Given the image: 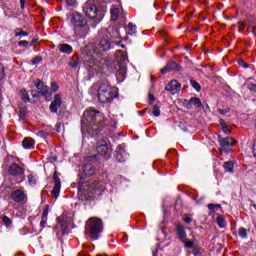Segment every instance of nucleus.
<instances>
[{"label": "nucleus", "mask_w": 256, "mask_h": 256, "mask_svg": "<svg viewBox=\"0 0 256 256\" xmlns=\"http://www.w3.org/2000/svg\"><path fill=\"white\" fill-rule=\"evenodd\" d=\"M103 191H105V182L99 180L78 184V197L82 201H89V199H93L94 195H103Z\"/></svg>", "instance_id": "nucleus-1"}, {"label": "nucleus", "mask_w": 256, "mask_h": 256, "mask_svg": "<svg viewBox=\"0 0 256 256\" xmlns=\"http://www.w3.org/2000/svg\"><path fill=\"white\" fill-rule=\"evenodd\" d=\"M83 123H87L88 127L92 129V133L97 135L101 133L103 127H105V118L102 116L101 112L97 110H86L83 114Z\"/></svg>", "instance_id": "nucleus-2"}, {"label": "nucleus", "mask_w": 256, "mask_h": 256, "mask_svg": "<svg viewBox=\"0 0 256 256\" xmlns=\"http://www.w3.org/2000/svg\"><path fill=\"white\" fill-rule=\"evenodd\" d=\"M111 42L108 39H102L94 50L90 51L85 58L89 67H99L101 65V51H109Z\"/></svg>", "instance_id": "nucleus-3"}, {"label": "nucleus", "mask_w": 256, "mask_h": 256, "mask_svg": "<svg viewBox=\"0 0 256 256\" xmlns=\"http://www.w3.org/2000/svg\"><path fill=\"white\" fill-rule=\"evenodd\" d=\"M85 237L89 241H97L103 233V220L99 217H90L84 227Z\"/></svg>", "instance_id": "nucleus-4"}, {"label": "nucleus", "mask_w": 256, "mask_h": 256, "mask_svg": "<svg viewBox=\"0 0 256 256\" xmlns=\"http://www.w3.org/2000/svg\"><path fill=\"white\" fill-rule=\"evenodd\" d=\"M101 3H103V0H88L85 3L83 13L88 19H96V21L103 19V13L99 10Z\"/></svg>", "instance_id": "nucleus-5"}, {"label": "nucleus", "mask_w": 256, "mask_h": 256, "mask_svg": "<svg viewBox=\"0 0 256 256\" xmlns=\"http://www.w3.org/2000/svg\"><path fill=\"white\" fill-rule=\"evenodd\" d=\"M97 97L100 103H111L117 97V93L113 90L109 82H103L98 86Z\"/></svg>", "instance_id": "nucleus-6"}, {"label": "nucleus", "mask_w": 256, "mask_h": 256, "mask_svg": "<svg viewBox=\"0 0 256 256\" xmlns=\"http://www.w3.org/2000/svg\"><path fill=\"white\" fill-rule=\"evenodd\" d=\"M116 61L118 63V66L116 67L117 75L123 78L127 74V54L122 50L116 51Z\"/></svg>", "instance_id": "nucleus-7"}, {"label": "nucleus", "mask_w": 256, "mask_h": 256, "mask_svg": "<svg viewBox=\"0 0 256 256\" xmlns=\"http://www.w3.org/2000/svg\"><path fill=\"white\" fill-rule=\"evenodd\" d=\"M35 87L38 89V91H31V95L34 99H39V97H45L46 101L51 100V91L49 90V87L45 86L43 81L38 80L35 83Z\"/></svg>", "instance_id": "nucleus-8"}, {"label": "nucleus", "mask_w": 256, "mask_h": 256, "mask_svg": "<svg viewBox=\"0 0 256 256\" xmlns=\"http://www.w3.org/2000/svg\"><path fill=\"white\" fill-rule=\"evenodd\" d=\"M218 142L220 145V148L218 149L220 155L229 153V147H233V145L237 144V140H235L233 137L223 138L221 135H218Z\"/></svg>", "instance_id": "nucleus-9"}, {"label": "nucleus", "mask_w": 256, "mask_h": 256, "mask_svg": "<svg viewBox=\"0 0 256 256\" xmlns=\"http://www.w3.org/2000/svg\"><path fill=\"white\" fill-rule=\"evenodd\" d=\"M8 173L12 177H17L20 179L18 183H22L25 180V168L19 166L17 163H13L8 168Z\"/></svg>", "instance_id": "nucleus-10"}, {"label": "nucleus", "mask_w": 256, "mask_h": 256, "mask_svg": "<svg viewBox=\"0 0 256 256\" xmlns=\"http://www.w3.org/2000/svg\"><path fill=\"white\" fill-rule=\"evenodd\" d=\"M70 23L73 25L74 30L77 31V29H81L87 25V19L85 16H83V14L76 12L72 14Z\"/></svg>", "instance_id": "nucleus-11"}, {"label": "nucleus", "mask_w": 256, "mask_h": 256, "mask_svg": "<svg viewBox=\"0 0 256 256\" xmlns=\"http://www.w3.org/2000/svg\"><path fill=\"white\" fill-rule=\"evenodd\" d=\"M10 198L12 199V201H14V203L27 202V195H26L25 191H23L21 189L12 191Z\"/></svg>", "instance_id": "nucleus-12"}, {"label": "nucleus", "mask_w": 256, "mask_h": 256, "mask_svg": "<svg viewBox=\"0 0 256 256\" xmlns=\"http://www.w3.org/2000/svg\"><path fill=\"white\" fill-rule=\"evenodd\" d=\"M96 149H97V153L99 155H105L108 159V157H109V143L107 142V140L98 141Z\"/></svg>", "instance_id": "nucleus-13"}, {"label": "nucleus", "mask_w": 256, "mask_h": 256, "mask_svg": "<svg viewBox=\"0 0 256 256\" xmlns=\"http://www.w3.org/2000/svg\"><path fill=\"white\" fill-rule=\"evenodd\" d=\"M59 172L54 171L53 174V181L55 183L54 188L52 190V195L53 197H55V199H57V197H59V193L61 191V179H59Z\"/></svg>", "instance_id": "nucleus-14"}, {"label": "nucleus", "mask_w": 256, "mask_h": 256, "mask_svg": "<svg viewBox=\"0 0 256 256\" xmlns=\"http://www.w3.org/2000/svg\"><path fill=\"white\" fill-rule=\"evenodd\" d=\"M61 105H63V98H61V94H56L54 96V100L49 106L51 113H58L59 107H61Z\"/></svg>", "instance_id": "nucleus-15"}, {"label": "nucleus", "mask_w": 256, "mask_h": 256, "mask_svg": "<svg viewBox=\"0 0 256 256\" xmlns=\"http://www.w3.org/2000/svg\"><path fill=\"white\" fill-rule=\"evenodd\" d=\"M169 71H181V65L177 64L175 61H169L164 68L160 70L162 75L169 73Z\"/></svg>", "instance_id": "nucleus-16"}, {"label": "nucleus", "mask_w": 256, "mask_h": 256, "mask_svg": "<svg viewBox=\"0 0 256 256\" xmlns=\"http://www.w3.org/2000/svg\"><path fill=\"white\" fill-rule=\"evenodd\" d=\"M166 91H169L172 93V95H176V93H179L181 91V83H179L177 80H172L170 83L165 87Z\"/></svg>", "instance_id": "nucleus-17"}, {"label": "nucleus", "mask_w": 256, "mask_h": 256, "mask_svg": "<svg viewBox=\"0 0 256 256\" xmlns=\"http://www.w3.org/2000/svg\"><path fill=\"white\" fill-rule=\"evenodd\" d=\"M110 13H111L112 21H117V19H120V20L125 19L123 8H113Z\"/></svg>", "instance_id": "nucleus-18"}, {"label": "nucleus", "mask_w": 256, "mask_h": 256, "mask_svg": "<svg viewBox=\"0 0 256 256\" xmlns=\"http://www.w3.org/2000/svg\"><path fill=\"white\" fill-rule=\"evenodd\" d=\"M118 151L116 155V159L119 163H125L127 159V154L125 153V148H123V145L118 146Z\"/></svg>", "instance_id": "nucleus-19"}, {"label": "nucleus", "mask_w": 256, "mask_h": 256, "mask_svg": "<svg viewBox=\"0 0 256 256\" xmlns=\"http://www.w3.org/2000/svg\"><path fill=\"white\" fill-rule=\"evenodd\" d=\"M201 105V99L192 97L188 102H186L185 107L187 109H193V107H201Z\"/></svg>", "instance_id": "nucleus-20"}, {"label": "nucleus", "mask_w": 256, "mask_h": 256, "mask_svg": "<svg viewBox=\"0 0 256 256\" xmlns=\"http://www.w3.org/2000/svg\"><path fill=\"white\" fill-rule=\"evenodd\" d=\"M83 171H84V174L87 175L88 177H91V175H95V173L97 172V170L91 163L85 164L83 166Z\"/></svg>", "instance_id": "nucleus-21"}, {"label": "nucleus", "mask_w": 256, "mask_h": 256, "mask_svg": "<svg viewBox=\"0 0 256 256\" xmlns=\"http://www.w3.org/2000/svg\"><path fill=\"white\" fill-rule=\"evenodd\" d=\"M176 233H177L178 239H180V241L182 242H185V239H187V232H185V228L181 225H177Z\"/></svg>", "instance_id": "nucleus-22"}, {"label": "nucleus", "mask_w": 256, "mask_h": 256, "mask_svg": "<svg viewBox=\"0 0 256 256\" xmlns=\"http://www.w3.org/2000/svg\"><path fill=\"white\" fill-rule=\"evenodd\" d=\"M60 53H64L66 55H71L73 53V46L69 44H60L58 46Z\"/></svg>", "instance_id": "nucleus-23"}, {"label": "nucleus", "mask_w": 256, "mask_h": 256, "mask_svg": "<svg viewBox=\"0 0 256 256\" xmlns=\"http://www.w3.org/2000/svg\"><path fill=\"white\" fill-rule=\"evenodd\" d=\"M22 146L24 147V149H34L35 148V140H33L32 138H24V140L22 141Z\"/></svg>", "instance_id": "nucleus-24"}, {"label": "nucleus", "mask_w": 256, "mask_h": 256, "mask_svg": "<svg viewBox=\"0 0 256 256\" xmlns=\"http://www.w3.org/2000/svg\"><path fill=\"white\" fill-rule=\"evenodd\" d=\"M49 215V206H46L43 210L42 213V219L40 221V227L41 229H43V227H45V225H47V217Z\"/></svg>", "instance_id": "nucleus-25"}, {"label": "nucleus", "mask_w": 256, "mask_h": 256, "mask_svg": "<svg viewBox=\"0 0 256 256\" xmlns=\"http://www.w3.org/2000/svg\"><path fill=\"white\" fill-rule=\"evenodd\" d=\"M69 66L71 69H77V67H79V56H77V54L70 59Z\"/></svg>", "instance_id": "nucleus-26"}, {"label": "nucleus", "mask_w": 256, "mask_h": 256, "mask_svg": "<svg viewBox=\"0 0 256 256\" xmlns=\"http://www.w3.org/2000/svg\"><path fill=\"white\" fill-rule=\"evenodd\" d=\"M126 31L128 35H135V33H137V26L130 22L127 26Z\"/></svg>", "instance_id": "nucleus-27"}, {"label": "nucleus", "mask_w": 256, "mask_h": 256, "mask_svg": "<svg viewBox=\"0 0 256 256\" xmlns=\"http://www.w3.org/2000/svg\"><path fill=\"white\" fill-rule=\"evenodd\" d=\"M20 96L22 101H24V103H29L31 101V99L29 98V94L25 89L20 90Z\"/></svg>", "instance_id": "nucleus-28"}, {"label": "nucleus", "mask_w": 256, "mask_h": 256, "mask_svg": "<svg viewBox=\"0 0 256 256\" xmlns=\"http://www.w3.org/2000/svg\"><path fill=\"white\" fill-rule=\"evenodd\" d=\"M234 167H235V164L232 161H227L224 163V169L229 171V173H233Z\"/></svg>", "instance_id": "nucleus-29"}, {"label": "nucleus", "mask_w": 256, "mask_h": 256, "mask_svg": "<svg viewBox=\"0 0 256 256\" xmlns=\"http://www.w3.org/2000/svg\"><path fill=\"white\" fill-rule=\"evenodd\" d=\"M220 125H221L222 131H223V133H225V135H229L231 133V130L229 129V127H227V124H225V120H220Z\"/></svg>", "instance_id": "nucleus-30"}, {"label": "nucleus", "mask_w": 256, "mask_h": 256, "mask_svg": "<svg viewBox=\"0 0 256 256\" xmlns=\"http://www.w3.org/2000/svg\"><path fill=\"white\" fill-rule=\"evenodd\" d=\"M216 223L218 227H220V229H223V227H225V217L221 215L218 216L216 219Z\"/></svg>", "instance_id": "nucleus-31"}, {"label": "nucleus", "mask_w": 256, "mask_h": 256, "mask_svg": "<svg viewBox=\"0 0 256 256\" xmlns=\"http://www.w3.org/2000/svg\"><path fill=\"white\" fill-rule=\"evenodd\" d=\"M28 183L31 186L37 185V178L33 174L28 175Z\"/></svg>", "instance_id": "nucleus-32"}, {"label": "nucleus", "mask_w": 256, "mask_h": 256, "mask_svg": "<svg viewBox=\"0 0 256 256\" xmlns=\"http://www.w3.org/2000/svg\"><path fill=\"white\" fill-rule=\"evenodd\" d=\"M2 223L6 226L9 227V225H11V223H13V221L11 220V218H9L8 216H2Z\"/></svg>", "instance_id": "nucleus-33"}, {"label": "nucleus", "mask_w": 256, "mask_h": 256, "mask_svg": "<svg viewBox=\"0 0 256 256\" xmlns=\"http://www.w3.org/2000/svg\"><path fill=\"white\" fill-rule=\"evenodd\" d=\"M58 225H59V227L62 228V231H67V221H65L62 218H59Z\"/></svg>", "instance_id": "nucleus-34"}, {"label": "nucleus", "mask_w": 256, "mask_h": 256, "mask_svg": "<svg viewBox=\"0 0 256 256\" xmlns=\"http://www.w3.org/2000/svg\"><path fill=\"white\" fill-rule=\"evenodd\" d=\"M238 235L241 239H247V229L239 228Z\"/></svg>", "instance_id": "nucleus-35"}, {"label": "nucleus", "mask_w": 256, "mask_h": 256, "mask_svg": "<svg viewBox=\"0 0 256 256\" xmlns=\"http://www.w3.org/2000/svg\"><path fill=\"white\" fill-rule=\"evenodd\" d=\"M182 243L185 244L187 249H193L195 247V243L191 240L187 241V238H185V242Z\"/></svg>", "instance_id": "nucleus-36"}, {"label": "nucleus", "mask_w": 256, "mask_h": 256, "mask_svg": "<svg viewBox=\"0 0 256 256\" xmlns=\"http://www.w3.org/2000/svg\"><path fill=\"white\" fill-rule=\"evenodd\" d=\"M29 35V32H25L21 29H18V31H16L15 36L16 37H27Z\"/></svg>", "instance_id": "nucleus-37"}, {"label": "nucleus", "mask_w": 256, "mask_h": 256, "mask_svg": "<svg viewBox=\"0 0 256 256\" xmlns=\"http://www.w3.org/2000/svg\"><path fill=\"white\" fill-rule=\"evenodd\" d=\"M190 84L192 85V87L196 90V91H201V85L198 84L197 81L195 80H190Z\"/></svg>", "instance_id": "nucleus-38"}, {"label": "nucleus", "mask_w": 256, "mask_h": 256, "mask_svg": "<svg viewBox=\"0 0 256 256\" xmlns=\"http://www.w3.org/2000/svg\"><path fill=\"white\" fill-rule=\"evenodd\" d=\"M152 114L154 115V117H159V115H161V110L159 109V106H153Z\"/></svg>", "instance_id": "nucleus-39"}, {"label": "nucleus", "mask_w": 256, "mask_h": 256, "mask_svg": "<svg viewBox=\"0 0 256 256\" xmlns=\"http://www.w3.org/2000/svg\"><path fill=\"white\" fill-rule=\"evenodd\" d=\"M5 77V66L0 63V81H3V78Z\"/></svg>", "instance_id": "nucleus-40"}, {"label": "nucleus", "mask_w": 256, "mask_h": 256, "mask_svg": "<svg viewBox=\"0 0 256 256\" xmlns=\"http://www.w3.org/2000/svg\"><path fill=\"white\" fill-rule=\"evenodd\" d=\"M41 61H43V57L36 56L35 58H33L32 63H33V65H39V63H41Z\"/></svg>", "instance_id": "nucleus-41"}, {"label": "nucleus", "mask_w": 256, "mask_h": 256, "mask_svg": "<svg viewBox=\"0 0 256 256\" xmlns=\"http://www.w3.org/2000/svg\"><path fill=\"white\" fill-rule=\"evenodd\" d=\"M68 7H75L77 5V0H66Z\"/></svg>", "instance_id": "nucleus-42"}, {"label": "nucleus", "mask_w": 256, "mask_h": 256, "mask_svg": "<svg viewBox=\"0 0 256 256\" xmlns=\"http://www.w3.org/2000/svg\"><path fill=\"white\" fill-rule=\"evenodd\" d=\"M243 29H245V22L239 21L238 22V31L241 33V32H243Z\"/></svg>", "instance_id": "nucleus-43"}, {"label": "nucleus", "mask_w": 256, "mask_h": 256, "mask_svg": "<svg viewBox=\"0 0 256 256\" xmlns=\"http://www.w3.org/2000/svg\"><path fill=\"white\" fill-rule=\"evenodd\" d=\"M19 47H29V42L26 40H21L18 42Z\"/></svg>", "instance_id": "nucleus-44"}, {"label": "nucleus", "mask_w": 256, "mask_h": 256, "mask_svg": "<svg viewBox=\"0 0 256 256\" xmlns=\"http://www.w3.org/2000/svg\"><path fill=\"white\" fill-rule=\"evenodd\" d=\"M217 207H220V205H215V204L208 205V209H210V211H215V209H217Z\"/></svg>", "instance_id": "nucleus-45"}, {"label": "nucleus", "mask_w": 256, "mask_h": 256, "mask_svg": "<svg viewBox=\"0 0 256 256\" xmlns=\"http://www.w3.org/2000/svg\"><path fill=\"white\" fill-rule=\"evenodd\" d=\"M183 221L187 223V225L191 224V221H193V219H191V217L189 216H185L183 218Z\"/></svg>", "instance_id": "nucleus-46"}, {"label": "nucleus", "mask_w": 256, "mask_h": 256, "mask_svg": "<svg viewBox=\"0 0 256 256\" xmlns=\"http://www.w3.org/2000/svg\"><path fill=\"white\" fill-rule=\"evenodd\" d=\"M177 5H179V0H174L173 1V6H172V11L175 12V10L177 9Z\"/></svg>", "instance_id": "nucleus-47"}, {"label": "nucleus", "mask_w": 256, "mask_h": 256, "mask_svg": "<svg viewBox=\"0 0 256 256\" xmlns=\"http://www.w3.org/2000/svg\"><path fill=\"white\" fill-rule=\"evenodd\" d=\"M56 131H57V133H61V131H62L60 122L56 123Z\"/></svg>", "instance_id": "nucleus-48"}, {"label": "nucleus", "mask_w": 256, "mask_h": 256, "mask_svg": "<svg viewBox=\"0 0 256 256\" xmlns=\"http://www.w3.org/2000/svg\"><path fill=\"white\" fill-rule=\"evenodd\" d=\"M57 89H59V85H57V83L53 82L52 83V91H57Z\"/></svg>", "instance_id": "nucleus-49"}, {"label": "nucleus", "mask_w": 256, "mask_h": 256, "mask_svg": "<svg viewBox=\"0 0 256 256\" xmlns=\"http://www.w3.org/2000/svg\"><path fill=\"white\" fill-rule=\"evenodd\" d=\"M218 112L220 113V115H225V113H229V110L219 109Z\"/></svg>", "instance_id": "nucleus-50"}, {"label": "nucleus", "mask_w": 256, "mask_h": 256, "mask_svg": "<svg viewBox=\"0 0 256 256\" xmlns=\"http://www.w3.org/2000/svg\"><path fill=\"white\" fill-rule=\"evenodd\" d=\"M252 153H253L254 157L256 158V142L254 143V145L252 147Z\"/></svg>", "instance_id": "nucleus-51"}, {"label": "nucleus", "mask_w": 256, "mask_h": 256, "mask_svg": "<svg viewBox=\"0 0 256 256\" xmlns=\"http://www.w3.org/2000/svg\"><path fill=\"white\" fill-rule=\"evenodd\" d=\"M20 9H25V0H20Z\"/></svg>", "instance_id": "nucleus-52"}, {"label": "nucleus", "mask_w": 256, "mask_h": 256, "mask_svg": "<svg viewBox=\"0 0 256 256\" xmlns=\"http://www.w3.org/2000/svg\"><path fill=\"white\" fill-rule=\"evenodd\" d=\"M250 91H254V93H256V84H251Z\"/></svg>", "instance_id": "nucleus-53"}, {"label": "nucleus", "mask_w": 256, "mask_h": 256, "mask_svg": "<svg viewBox=\"0 0 256 256\" xmlns=\"http://www.w3.org/2000/svg\"><path fill=\"white\" fill-rule=\"evenodd\" d=\"M149 101H155V96L153 94H149Z\"/></svg>", "instance_id": "nucleus-54"}, {"label": "nucleus", "mask_w": 256, "mask_h": 256, "mask_svg": "<svg viewBox=\"0 0 256 256\" xmlns=\"http://www.w3.org/2000/svg\"><path fill=\"white\" fill-rule=\"evenodd\" d=\"M37 39H33L32 41H31V43H30V47H32V45H35V43H37Z\"/></svg>", "instance_id": "nucleus-55"}, {"label": "nucleus", "mask_w": 256, "mask_h": 256, "mask_svg": "<svg viewBox=\"0 0 256 256\" xmlns=\"http://www.w3.org/2000/svg\"><path fill=\"white\" fill-rule=\"evenodd\" d=\"M50 161H51L52 163H55V161H57V157L50 158Z\"/></svg>", "instance_id": "nucleus-56"}, {"label": "nucleus", "mask_w": 256, "mask_h": 256, "mask_svg": "<svg viewBox=\"0 0 256 256\" xmlns=\"http://www.w3.org/2000/svg\"><path fill=\"white\" fill-rule=\"evenodd\" d=\"M116 39L120 37L119 32L116 30V35L114 36Z\"/></svg>", "instance_id": "nucleus-57"}, {"label": "nucleus", "mask_w": 256, "mask_h": 256, "mask_svg": "<svg viewBox=\"0 0 256 256\" xmlns=\"http://www.w3.org/2000/svg\"><path fill=\"white\" fill-rule=\"evenodd\" d=\"M243 67H244L245 69H247V67H249V65H247V63H243Z\"/></svg>", "instance_id": "nucleus-58"}, {"label": "nucleus", "mask_w": 256, "mask_h": 256, "mask_svg": "<svg viewBox=\"0 0 256 256\" xmlns=\"http://www.w3.org/2000/svg\"><path fill=\"white\" fill-rule=\"evenodd\" d=\"M252 32L255 33V28H252Z\"/></svg>", "instance_id": "nucleus-59"}, {"label": "nucleus", "mask_w": 256, "mask_h": 256, "mask_svg": "<svg viewBox=\"0 0 256 256\" xmlns=\"http://www.w3.org/2000/svg\"><path fill=\"white\" fill-rule=\"evenodd\" d=\"M194 31H199V29H198V28H195Z\"/></svg>", "instance_id": "nucleus-60"}, {"label": "nucleus", "mask_w": 256, "mask_h": 256, "mask_svg": "<svg viewBox=\"0 0 256 256\" xmlns=\"http://www.w3.org/2000/svg\"><path fill=\"white\" fill-rule=\"evenodd\" d=\"M145 111H147V110L145 109V110H143L141 113H145Z\"/></svg>", "instance_id": "nucleus-61"}]
</instances>
